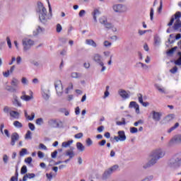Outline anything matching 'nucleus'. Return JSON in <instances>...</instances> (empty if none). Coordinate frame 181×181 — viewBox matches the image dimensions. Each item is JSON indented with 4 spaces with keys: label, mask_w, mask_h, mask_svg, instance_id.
<instances>
[{
    "label": "nucleus",
    "mask_w": 181,
    "mask_h": 181,
    "mask_svg": "<svg viewBox=\"0 0 181 181\" xmlns=\"http://www.w3.org/2000/svg\"><path fill=\"white\" fill-rule=\"evenodd\" d=\"M165 150L163 148H156L151 152V160L143 165V168L149 169V168H152V166H154V165L158 163L159 159H162V158L165 156Z\"/></svg>",
    "instance_id": "f257e3e1"
},
{
    "label": "nucleus",
    "mask_w": 181,
    "mask_h": 181,
    "mask_svg": "<svg viewBox=\"0 0 181 181\" xmlns=\"http://www.w3.org/2000/svg\"><path fill=\"white\" fill-rule=\"evenodd\" d=\"M36 12L38 15L40 21L43 25H46L47 21H50V17H49V14H47V10L41 2L37 3Z\"/></svg>",
    "instance_id": "f03ea898"
},
{
    "label": "nucleus",
    "mask_w": 181,
    "mask_h": 181,
    "mask_svg": "<svg viewBox=\"0 0 181 181\" xmlns=\"http://www.w3.org/2000/svg\"><path fill=\"white\" fill-rule=\"evenodd\" d=\"M112 9L115 13H125V12L128 11V7L122 4H113Z\"/></svg>",
    "instance_id": "7ed1b4c3"
},
{
    "label": "nucleus",
    "mask_w": 181,
    "mask_h": 181,
    "mask_svg": "<svg viewBox=\"0 0 181 181\" xmlns=\"http://www.w3.org/2000/svg\"><path fill=\"white\" fill-rule=\"evenodd\" d=\"M93 62H95L97 64L102 67L101 72H104L105 70H107L105 66H104V62L103 60V57L100 54H95L93 57Z\"/></svg>",
    "instance_id": "20e7f679"
},
{
    "label": "nucleus",
    "mask_w": 181,
    "mask_h": 181,
    "mask_svg": "<svg viewBox=\"0 0 181 181\" xmlns=\"http://www.w3.org/2000/svg\"><path fill=\"white\" fill-rule=\"evenodd\" d=\"M23 46V51L28 52V50H30V49L32 47V46H34L35 41L30 38L25 37L22 40Z\"/></svg>",
    "instance_id": "39448f33"
},
{
    "label": "nucleus",
    "mask_w": 181,
    "mask_h": 181,
    "mask_svg": "<svg viewBox=\"0 0 181 181\" xmlns=\"http://www.w3.org/2000/svg\"><path fill=\"white\" fill-rule=\"evenodd\" d=\"M168 145L169 146H172V145H181V133L174 135L168 142Z\"/></svg>",
    "instance_id": "423d86ee"
},
{
    "label": "nucleus",
    "mask_w": 181,
    "mask_h": 181,
    "mask_svg": "<svg viewBox=\"0 0 181 181\" xmlns=\"http://www.w3.org/2000/svg\"><path fill=\"white\" fill-rule=\"evenodd\" d=\"M54 87L57 91V94L59 97H62L63 95V83H62V81L58 80L54 83Z\"/></svg>",
    "instance_id": "0eeeda50"
},
{
    "label": "nucleus",
    "mask_w": 181,
    "mask_h": 181,
    "mask_svg": "<svg viewBox=\"0 0 181 181\" xmlns=\"http://www.w3.org/2000/svg\"><path fill=\"white\" fill-rule=\"evenodd\" d=\"M150 117H151L153 121H155V122H159L162 118V112L153 110L150 113Z\"/></svg>",
    "instance_id": "6e6552de"
},
{
    "label": "nucleus",
    "mask_w": 181,
    "mask_h": 181,
    "mask_svg": "<svg viewBox=\"0 0 181 181\" xmlns=\"http://www.w3.org/2000/svg\"><path fill=\"white\" fill-rule=\"evenodd\" d=\"M118 168H119L118 165H115L105 171L103 174V179H107L110 175H112L115 170H117Z\"/></svg>",
    "instance_id": "1a4fd4ad"
},
{
    "label": "nucleus",
    "mask_w": 181,
    "mask_h": 181,
    "mask_svg": "<svg viewBox=\"0 0 181 181\" xmlns=\"http://www.w3.org/2000/svg\"><path fill=\"white\" fill-rule=\"evenodd\" d=\"M118 136H115L114 137L115 141L116 142H124V141L127 140V136H125V132L124 131H119L117 132Z\"/></svg>",
    "instance_id": "9d476101"
},
{
    "label": "nucleus",
    "mask_w": 181,
    "mask_h": 181,
    "mask_svg": "<svg viewBox=\"0 0 181 181\" xmlns=\"http://www.w3.org/2000/svg\"><path fill=\"white\" fill-rule=\"evenodd\" d=\"M118 94L123 98V100H128V98L131 97V92L123 89H119L118 90Z\"/></svg>",
    "instance_id": "9b49d317"
},
{
    "label": "nucleus",
    "mask_w": 181,
    "mask_h": 181,
    "mask_svg": "<svg viewBox=\"0 0 181 181\" xmlns=\"http://www.w3.org/2000/svg\"><path fill=\"white\" fill-rule=\"evenodd\" d=\"M41 90L42 98H44L45 101H47V100L50 98V89H49V88H42Z\"/></svg>",
    "instance_id": "f8f14e48"
},
{
    "label": "nucleus",
    "mask_w": 181,
    "mask_h": 181,
    "mask_svg": "<svg viewBox=\"0 0 181 181\" xmlns=\"http://www.w3.org/2000/svg\"><path fill=\"white\" fill-rule=\"evenodd\" d=\"M129 108H134L136 114H140L139 105H138L136 102L135 101L130 102L129 105Z\"/></svg>",
    "instance_id": "ddd939ff"
},
{
    "label": "nucleus",
    "mask_w": 181,
    "mask_h": 181,
    "mask_svg": "<svg viewBox=\"0 0 181 181\" xmlns=\"http://www.w3.org/2000/svg\"><path fill=\"white\" fill-rule=\"evenodd\" d=\"M11 146H15V144L16 143V141H19V134L17 132H14L11 134Z\"/></svg>",
    "instance_id": "4468645a"
},
{
    "label": "nucleus",
    "mask_w": 181,
    "mask_h": 181,
    "mask_svg": "<svg viewBox=\"0 0 181 181\" xmlns=\"http://www.w3.org/2000/svg\"><path fill=\"white\" fill-rule=\"evenodd\" d=\"M100 15H101V11H100V9L94 8L93 11L92 12V16L93 18V21L95 23H97L98 22L97 17L100 16Z\"/></svg>",
    "instance_id": "2eb2a0df"
},
{
    "label": "nucleus",
    "mask_w": 181,
    "mask_h": 181,
    "mask_svg": "<svg viewBox=\"0 0 181 181\" xmlns=\"http://www.w3.org/2000/svg\"><path fill=\"white\" fill-rule=\"evenodd\" d=\"M12 103L14 107H22V103L19 100V98H18L16 95H14L13 97Z\"/></svg>",
    "instance_id": "dca6fc26"
},
{
    "label": "nucleus",
    "mask_w": 181,
    "mask_h": 181,
    "mask_svg": "<svg viewBox=\"0 0 181 181\" xmlns=\"http://www.w3.org/2000/svg\"><path fill=\"white\" fill-rule=\"evenodd\" d=\"M65 155L66 156H69V159H73L74 156H76V154L74 153V148L71 147L70 149L66 150Z\"/></svg>",
    "instance_id": "f3484780"
},
{
    "label": "nucleus",
    "mask_w": 181,
    "mask_h": 181,
    "mask_svg": "<svg viewBox=\"0 0 181 181\" xmlns=\"http://www.w3.org/2000/svg\"><path fill=\"white\" fill-rule=\"evenodd\" d=\"M156 90L160 93V94H168V91L166 90V88L159 85V84H155L154 85Z\"/></svg>",
    "instance_id": "a211bd4d"
},
{
    "label": "nucleus",
    "mask_w": 181,
    "mask_h": 181,
    "mask_svg": "<svg viewBox=\"0 0 181 181\" xmlns=\"http://www.w3.org/2000/svg\"><path fill=\"white\" fill-rule=\"evenodd\" d=\"M48 124L49 127H52V128H59L60 125L59 124V122H57V120L54 119H51L48 121Z\"/></svg>",
    "instance_id": "6ab92c4d"
},
{
    "label": "nucleus",
    "mask_w": 181,
    "mask_h": 181,
    "mask_svg": "<svg viewBox=\"0 0 181 181\" xmlns=\"http://www.w3.org/2000/svg\"><path fill=\"white\" fill-rule=\"evenodd\" d=\"M9 115L11 118H13L14 119H19V118H21V113L15 110L10 111Z\"/></svg>",
    "instance_id": "aec40b11"
},
{
    "label": "nucleus",
    "mask_w": 181,
    "mask_h": 181,
    "mask_svg": "<svg viewBox=\"0 0 181 181\" xmlns=\"http://www.w3.org/2000/svg\"><path fill=\"white\" fill-rule=\"evenodd\" d=\"M45 32V28L38 25L37 28L33 32V36H37V35H40V33H43Z\"/></svg>",
    "instance_id": "412c9836"
},
{
    "label": "nucleus",
    "mask_w": 181,
    "mask_h": 181,
    "mask_svg": "<svg viewBox=\"0 0 181 181\" xmlns=\"http://www.w3.org/2000/svg\"><path fill=\"white\" fill-rule=\"evenodd\" d=\"M137 97L139 98V102L143 105V107H148V105H149V103L144 102V97L142 96V94L139 93Z\"/></svg>",
    "instance_id": "4be33fe9"
},
{
    "label": "nucleus",
    "mask_w": 181,
    "mask_h": 181,
    "mask_svg": "<svg viewBox=\"0 0 181 181\" xmlns=\"http://www.w3.org/2000/svg\"><path fill=\"white\" fill-rule=\"evenodd\" d=\"M86 45L88 46H92V47H97V43L92 39H87L85 41Z\"/></svg>",
    "instance_id": "5701e85b"
},
{
    "label": "nucleus",
    "mask_w": 181,
    "mask_h": 181,
    "mask_svg": "<svg viewBox=\"0 0 181 181\" xmlns=\"http://www.w3.org/2000/svg\"><path fill=\"white\" fill-rule=\"evenodd\" d=\"M76 148L78 149V151H79V152H84V151L86 150V146H84V145H83V144H81V142H77Z\"/></svg>",
    "instance_id": "b1692460"
},
{
    "label": "nucleus",
    "mask_w": 181,
    "mask_h": 181,
    "mask_svg": "<svg viewBox=\"0 0 181 181\" xmlns=\"http://www.w3.org/2000/svg\"><path fill=\"white\" fill-rule=\"evenodd\" d=\"M24 114L25 118L29 121H33V119H35V112L31 113V117H30L29 115H28V111L26 110H24Z\"/></svg>",
    "instance_id": "393cba45"
},
{
    "label": "nucleus",
    "mask_w": 181,
    "mask_h": 181,
    "mask_svg": "<svg viewBox=\"0 0 181 181\" xmlns=\"http://www.w3.org/2000/svg\"><path fill=\"white\" fill-rule=\"evenodd\" d=\"M21 100L23 101H30V100H33V95H23L21 96Z\"/></svg>",
    "instance_id": "a878e982"
},
{
    "label": "nucleus",
    "mask_w": 181,
    "mask_h": 181,
    "mask_svg": "<svg viewBox=\"0 0 181 181\" xmlns=\"http://www.w3.org/2000/svg\"><path fill=\"white\" fill-rule=\"evenodd\" d=\"M175 119V115L173 114H170L168 115L165 118V122H170V121H173Z\"/></svg>",
    "instance_id": "bb28decb"
},
{
    "label": "nucleus",
    "mask_w": 181,
    "mask_h": 181,
    "mask_svg": "<svg viewBox=\"0 0 181 181\" xmlns=\"http://www.w3.org/2000/svg\"><path fill=\"white\" fill-rule=\"evenodd\" d=\"M180 124L179 122H176L174 126H173L171 128H170L168 130V134H170L171 132H173V131H175V129H177V128H179L180 127Z\"/></svg>",
    "instance_id": "cd10ccee"
},
{
    "label": "nucleus",
    "mask_w": 181,
    "mask_h": 181,
    "mask_svg": "<svg viewBox=\"0 0 181 181\" xmlns=\"http://www.w3.org/2000/svg\"><path fill=\"white\" fill-rule=\"evenodd\" d=\"M73 140H69L68 141H64L62 144V148H69V146H70V145H71V144H73Z\"/></svg>",
    "instance_id": "c85d7f7f"
},
{
    "label": "nucleus",
    "mask_w": 181,
    "mask_h": 181,
    "mask_svg": "<svg viewBox=\"0 0 181 181\" xmlns=\"http://www.w3.org/2000/svg\"><path fill=\"white\" fill-rule=\"evenodd\" d=\"M11 85L13 87H18V86H19V80H18L16 78H13L11 82Z\"/></svg>",
    "instance_id": "c756f323"
},
{
    "label": "nucleus",
    "mask_w": 181,
    "mask_h": 181,
    "mask_svg": "<svg viewBox=\"0 0 181 181\" xmlns=\"http://www.w3.org/2000/svg\"><path fill=\"white\" fill-rule=\"evenodd\" d=\"M136 67H142V69H144V70H148V65L142 63V62H138L136 64Z\"/></svg>",
    "instance_id": "7c9ffc66"
},
{
    "label": "nucleus",
    "mask_w": 181,
    "mask_h": 181,
    "mask_svg": "<svg viewBox=\"0 0 181 181\" xmlns=\"http://www.w3.org/2000/svg\"><path fill=\"white\" fill-rule=\"evenodd\" d=\"M108 21L107 20V17L103 16L99 18V23L101 24V25H103V26L105 25V24L106 23H107Z\"/></svg>",
    "instance_id": "2f4dec72"
},
{
    "label": "nucleus",
    "mask_w": 181,
    "mask_h": 181,
    "mask_svg": "<svg viewBox=\"0 0 181 181\" xmlns=\"http://www.w3.org/2000/svg\"><path fill=\"white\" fill-rule=\"evenodd\" d=\"M174 29L175 30H177V29H180L181 28V21L179 19H177L175 24H174Z\"/></svg>",
    "instance_id": "473e14b6"
},
{
    "label": "nucleus",
    "mask_w": 181,
    "mask_h": 181,
    "mask_svg": "<svg viewBox=\"0 0 181 181\" xmlns=\"http://www.w3.org/2000/svg\"><path fill=\"white\" fill-rule=\"evenodd\" d=\"M71 77L72 78H80V77H81V74L77 72H72L71 74Z\"/></svg>",
    "instance_id": "72a5a7b5"
},
{
    "label": "nucleus",
    "mask_w": 181,
    "mask_h": 181,
    "mask_svg": "<svg viewBox=\"0 0 181 181\" xmlns=\"http://www.w3.org/2000/svg\"><path fill=\"white\" fill-rule=\"evenodd\" d=\"M103 46L104 47H106L107 49L111 47L112 46V43L108 40H105L103 42Z\"/></svg>",
    "instance_id": "f704fd0d"
},
{
    "label": "nucleus",
    "mask_w": 181,
    "mask_h": 181,
    "mask_svg": "<svg viewBox=\"0 0 181 181\" xmlns=\"http://www.w3.org/2000/svg\"><path fill=\"white\" fill-rule=\"evenodd\" d=\"M13 125L16 127V128H22V127H23V125L22 124V123H21V122L19 121H14L13 123Z\"/></svg>",
    "instance_id": "c9c22d12"
},
{
    "label": "nucleus",
    "mask_w": 181,
    "mask_h": 181,
    "mask_svg": "<svg viewBox=\"0 0 181 181\" xmlns=\"http://www.w3.org/2000/svg\"><path fill=\"white\" fill-rule=\"evenodd\" d=\"M116 124L119 127H121V125H127V122H125V118H122V122L117 121L116 122Z\"/></svg>",
    "instance_id": "e433bc0d"
},
{
    "label": "nucleus",
    "mask_w": 181,
    "mask_h": 181,
    "mask_svg": "<svg viewBox=\"0 0 181 181\" xmlns=\"http://www.w3.org/2000/svg\"><path fill=\"white\" fill-rule=\"evenodd\" d=\"M70 90H73V83H70L68 87L65 89V94H69L70 93Z\"/></svg>",
    "instance_id": "4c0bfd02"
},
{
    "label": "nucleus",
    "mask_w": 181,
    "mask_h": 181,
    "mask_svg": "<svg viewBox=\"0 0 181 181\" xmlns=\"http://www.w3.org/2000/svg\"><path fill=\"white\" fill-rule=\"evenodd\" d=\"M21 83L24 86H28L29 84V81L28 80V78H26V77H23L21 78Z\"/></svg>",
    "instance_id": "58836bf2"
},
{
    "label": "nucleus",
    "mask_w": 181,
    "mask_h": 181,
    "mask_svg": "<svg viewBox=\"0 0 181 181\" xmlns=\"http://www.w3.org/2000/svg\"><path fill=\"white\" fill-rule=\"evenodd\" d=\"M3 111L5 114H11V111H12V110H11L10 107L5 106L3 109Z\"/></svg>",
    "instance_id": "ea45409f"
},
{
    "label": "nucleus",
    "mask_w": 181,
    "mask_h": 181,
    "mask_svg": "<svg viewBox=\"0 0 181 181\" xmlns=\"http://www.w3.org/2000/svg\"><path fill=\"white\" fill-rule=\"evenodd\" d=\"M153 177H154L153 175H148L145 178H144L141 181H152L153 180Z\"/></svg>",
    "instance_id": "a19ab883"
},
{
    "label": "nucleus",
    "mask_w": 181,
    "mask_h": 181,
    "mask_svg": "<svg viewBox=\"0 0 181 181\" xmlns=\"http://www.w3.org/2000/svg\"><path fill=\"white\" fill-rule=\"evenodd\" d=\"M28 153V149L22 148L19 153L20 156H25Z\"/></svg>",
    "instance_id": "79ce46f5"
},
{
    "label": "nucleus",
    "mask_w": 181,
    "mask_h": 181,
    "mask_svg": "<svg viewBox=\"0 0 181 181\" xmlns=\"http://www.w3.org/2000/svg\"><path fill=\"white\" fill-rule=\"evenodd\" d=\"M27 173H28V168L26 167V165H23L21 168V175H25Z\"/></svg>",
    "instance_id": "37998d69"
},
{
    "label": "nucleus",
    "mask_w": 181,
    "mask_h": 181,
    "mask_svg": "<svg viewBox=\"0 0 181 181\" xmlns=\"http://www.w3.org/2000/svg\"><path fill=\"white\" fill-rule=\"evenodd\" d=\"M8 160H9V156H8V155H6V154H4L3 156L4 163H5V165H6V163H8Z\"/></svg>",
    "instance_id": "c03bdc74"
},
{
    "label": "nucleus",
    "mask_w": 181,
    "mask_h": 181,
    "mask_svg": "<svg viewBox=\"0 0 181 181\" xmlns=\"http://www.w3.org/2000/svg\"><path fill=\"white\" fill-rule=\"evenodd\" d=\"M35 124L37 125H42L44 124L43 118L40 117L36 119Z\"/></svg>",
    "instance_id": "a18cd8bd"
},
{
    "label": "nucleus",
    "mask_w": 181,
    "mask_h": 181,
    "mask_svg": "<svg viewBox=\"0 0 181 181\" xmlns=\"http://www.w3.org/2000/svg\"><path fill=\"white\" fill-rule=\"evenodd\" d=\"M25 139H32V132L28 130L25 136Z\"/></svg>",
    "instance_id": "49530a36"
},
{
    "label": "nucleus",
    "mask_w": 181,
    "mask_h": 181,
    "mask_svg": "<svg viewBox=\"0 0 181 181\" xmlns=\"http://www.w3.org/2000/svg\"><path fill=\"white\" fill-rule=\"evenodd\" d=\"M57 33H60V32H62V30H63V28L62 27V25L60 24H57V28H56Z\"/></svg>",
    "instance_id": "de8ad7c7"
},
{
    "label": "nucleus",
    "mask_w": 181,
    "mask_h": 181,
    "mask_svg": "<svg viewBox=\"0 0 181 181\" xmlns=\"http://www.w3.org/2000/svg\"><path fill=\"white\" fill-rule=\"evenodd\" d=\"M106 29L112 28V23H108V21L103 25Z\"/></svg>",
    "instance_id": "09e8293b"
},
{
    "label": "nucleus",
    "mask_w": 181,
    "mask_h": 181,
    "mask_svg": "<svg viewBox=\"0 0 181 181\" xmlns=\"http://www.w3.org/2000/svg\"><path fill=\"white\" fill-rule=\"evenodd\" d=\"M38 148L39 149H41L42 151H47V147L43 144H40Z\"/></svg>",
    "instance_id": "8fccbe9b"
},
{
    "label": "nucleus",
    "mask_w": 181,
    "mask_h": 181,
    "mask_svg": "<svg viewBox=\"0 0 181 181\" xmlns=\"http://www.w3.org/2000/svg\"><path fill=\"white\" fill-rule=\"evenodd\" d=\"M6 42L9 49H12V42H11V38H9V37H6Z\"/></svg>",
    "instance_id": "3c124183"
},
{
    "label": "nucleus",
    "mask_w": 181,
    "mask_h": 181,
    "mask_svg": "<svg viewBox=\"0 0 181 181\" xmlns=\"http://www.w3.org/2000/svg\"><path fill=\"white\" fill-rule=\"evenodd\" d=\"M27 177H28V179H33L35 177H36V175H35V173H27Z\"/></svg>",
    "instance_id": "603ef678"
},
{
    "label": "nucleus",
    "mask_w": 181,
    "mask_h": 181,
    "mask_svg": "<svg viewBox=\"0 0 181 181\" xmlns=\"http://www.w3.org/2000/svg\"><path fill=\"white\" fill-rule=\"evenodd\" d=\"M32 157H28L27 158L25 159V163H28V165H30L32 163Z\"/></svg>",
    "instance_id": "864d4df0"
},
{
    "label": "nucleus",
    "mask_w": 181,
    "mask_h": 181,
    "mask_svg": "<svg viewBox=\"0 0 181 181\" xmlns=\"http://www.w3.org/2000/svg\"><path fill=\"white\" fill-rule=\"evenodd\" d=\"M144 124V120L139 119L138 122H136L134 123V127H138L139 125H141Z\"/></svg>",
    "instance_id": "5fc2aeb1"
},
{
    "label": "nucleus",
    "mask_w": 181,
    "mask_h": 181,
    "mask_svg": "<svg viewBox=\"0 0 181 181\" xmlns=\"http://www.w3.org/2000/svg\"><path fill=\"white\" fill-rule=\"evenodd\" d=\"M130 132L131 134H136V132H138V129L136 127H131Z\"/></svg>",
    "instance_id": "6e6d98bb"
},
{
    "label": "nucleus",
    "mask_w": 181,
    "mask_h": 181,
    "mask_svg": "<svg viewBox=\"0 0 181 181\" xmlns=\"http://www.w3.org/2000/svg\"><path fill=\"white\" fill-rule=\"evenodd\" d=\"M83 133H78L75 134L74 138H76V139H81V138H83Z\"/></svg>",
    "instance_id": "4d7b16f0"
},
{
    "label": "nucleus",
    "mask_w": 181,
    "mask_h": 181,
    "mask_svg": "<svg viewBox=\"0 0 181 181\" xmlns=\"http://www.w3.org/2000/svg\"><path fill=\"white\" fill-rule=\"evenodd\" d=\"M86 145L88 146H91V145H93V140H91V139L88 138L86 139Z\"/></svg>",
    "instance_id": "13d9d810"
},
{
    "label": "nucleus",
    "mask_w": 181,
    "mask_h": 181,
    "mask_svg": "<svg viewBox=\"0 0 181 181\" xmlns=\"http://www.w3.org/2000/svg\"><path fill=\"white\" fill-rule=\"evenodd\" d=\"M86 15V10H81L78 13L79 18H83Z\"/></svg>",
    "instance_id": "bf43d9fd"
},
{
    "label": "nucleus",
    "mask_w": 181,
    "mask_h": 181,
    "mask_svg": "<svg viewBox=\"0 0 181 181\" xmlns=\"http://www.w3.org/2000/svg\"><path fill=\"white\" fill-rule=\"evenodd\" d=\"M37 155H38V158H40V159H43L45 158V153H43V152H42V151H38Z\"/></svg>",
    "instance_id": "052dcab7"
},
{
    "label": "nucleus",
    "mask_w": 181,
    "mask_h": 181,
    "mask_svg": "<svg viewBox=\"0 0 181 181\" xmlns=\"http://www.w3.org/2000/svg\"><path fill=\"white\" fill-rule=\"evenodd\" d=\"M57 156V151H54L51 153V157L52 158V159H56Z\"/></svg>",
    "instance_id": "680f3d73"
},
{
    "label": "nucleus",
    "mask_w": 181,
    "mask_h": 181,
    "mask_svg": "<svg viewBox=\"0 0 181 181\" xmlns=\"http://www.w3.org/2000/svg\"><path fill=\"white\" fill-rule=\"evenodd\" d=\"M150 19L151 21H153V8H151L150 11Z\"/></svg>",
    "instance_id": "e2e57ef3"
},
{
    "label": "nucleus",
    "mask_w": 181,
    "mask_h": 181,
    "mask_svg": "<svg viewBox=\"0 0 181 181\" xmlns=\"http://www.w3.org/2000/svg\"><path fill=\"white\" fill-rule=\"evenodd\" d=\"M181 16V13L180 11H177L175 14V18L176 19V21H177V19H179V18H180Z\"/></svg>",
    "instance_id": "0e129e2a"
},
{
    "label": "nucleus",
    "mask_w": 181,
    "mask_h": 181,
    "mask_svg": "<svg viewBox=\"0 0 181 181\" xmlns=\"http://www.w3.org/2000/svg\"><path fill=\"white\" fill-rule=\"evenodd\" d=\"M28 127L31 131H35V124H33V123H29Z\"/></svg>",
    "instance_id": "69168bd1"
},
{
    "label": "nucleus",
    "mask_w": 181,
    "mask_h": 181,
    "mask_svg": "<svg viewBox=\"0 0 181 181\" xmlns=\"http://www.w3.org/2000/svg\"><path fill=\"white\" fill-rule=\"evenodd\" d=\"M170 71L173 74H175V73H176L177 71V66H174L172 69L170 70Z\"/></svg>",
    "instance_id": "338daca9"
},
{
    "label": "nucleus",
    "mask_w": 181,
    "mask_h": 181,
    "mask_svg": "<svg viewBox=\"0 0 181 181\" xmlns=\"http://www.w3.org/2000/svg\"><path fill=\"white\" fill-rule=\"evenodd\" d=\"M175 64L177 66H181V57L177 61H175Z\"/></svg>",
    "instance_id": "774afa93"
}]
</instances>
